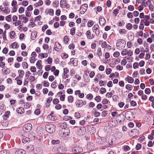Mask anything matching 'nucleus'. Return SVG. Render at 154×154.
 Here are the masks:
<instances>
[{
	"mask_svg": "<svg viewBox=\"0 0 154 154\" xmlns=\"http://www.w3.org/2000/svg\"><path fill=\"white\" fill-rule=\"evenodd\" d=\"M112 72V69L110 68H107L106 69V73L107 75H109Z\"/></svg>",
	"mask_w": 154,
	"mask_h": 154,
	"instance_id": "54",
	"label": "nucleus"
},
{
	"mask_svg": "<svg viewBox=\"0 0 154 154\" xmlns=\"http://www.w3.org/2000/svg\"><path fill=\"white\" fill-rule=\"evenodd\" d=\"M122 117H123V115L122 114H120L118 115L116 118V120L117 122L121 123L124 121V118H122Z\"/></svg>",
	"mask_w": 154,
	"mask_h": 154,
	"instance_id": "13",
	"label": "nucleus"
},
{
	"mask_svg": "<svg viewBox=\"0 0 154 154\" xmlns=\"http://www.w3.org/2000/svg\"><path fill=\"white\" fill-rule=\"evenodd\" d=\"M86 35L88 39H92L94 38L93 35L91 34L90 31L88 30L87 32Z\"/></svg>",
	"mask_w": 154,
	"mask_h": 154,
	"instance_id": "23",
	"label": "nucleus"
},
{
	"mask_svg": "<svg viewBox=\"0 0 154 154\" xmlns=\"http://www.w3.org/2000/svg\"><path fill=\"white\" fill-rule=\"evenodd\" d=\"M24 11V9L23 7L20 8L18 10V12L20 14L23 13Z\"/></svg>",
	"mask_w": 154,
	"mask_h": 154,
	"instance_id": "60",
	"label": "nucleus"
},
{
	"mask_svg": "<svg viewBox=\"0 0 154 154\" xmlns=\"http://www.w3.org/2000/svg\"><path fill=\"white\" fill-rule=\"evenodd\" d=\"M57 81H55L51 84V86L52 88L55 89L57 87Z\"/></svg>",
	"mask_w": 154,
	"mask_h": 154,
	"instance_id": "40",
	"label": "nucleus"
},
{
	"mask_svg": "<svg viewBox=\"0 0 154 154\" xmlns=\"http://www.w3.org/2000/svg\"><path fill=\"white\" fill-rule=\"evenodd\" d=\"M61 57L63 59H65L68 57V55L66 53H62L61 54Z\"/></svg>",
	"mask_w": 154,
	"mask_h": 154,
	"instance_id": "39",
	"label": "nucleus"
},
{
	"mask_svg": "<svg viewBox=\"0 0 154 154\" xmlns=\"http://www.w3.org/2000/svg\"><path fill=\"white\" fill-rule=\"evenodd\" d=\"M10 36L11 38H14L15 36V32L14 31H11L10 32Z\"/></svg>",
	"mask_w": 154,
	"mask_h": 154,
	"instance_id": "38",
	"label": "nucleus"
},
{
	"mask_svg": "<svg viewBox=\"0 0 154 154\" xmlns=\"http://www.w3.org/2000/svg\"><path fill=\"white\" fill-rule=\"evenodd\" d=\"M58 151L60 153H63L67 151V148L64 146H60L57 149Z\"/></svg>",
	"mask_w": 154,
	"mask_h": 154,
	"instance_id": "14",
	"label": "nucleus"
},
{
	"mask_svg": "<svg viewBox=\"0 0 154 154\" xmlns=\"http://www.w3.org/2000/svg\"><path fill=\"white\" fill-rule=\"evenodd\" d=\"M139 66V64L137 62H135L133 65V67L134 69H136L138 68Z\"/></svg>",
	"mask_w": 154,
	"mask_h": 154,
	"instance_id": "61",
	"label": "nucleus"
},
{
	"mask_svg": "<svg viewBox=\"0 0 154 154\" xmlns=\"http://www.w3.org/2000/svg\"><path fill=\"white\" fill-rule=\"evenodd\" d=\"M119 10L117 9H116L114 10L113 11V13L116 16L119 13Z\"/></svg>",
	"mask_w": 154,
	"mask_h": 154,
	"instance_id": "57",
	"label": "nucleus"
},
{
	"mask_svg": "<svg viewBox=\"0 0 154 154\" xmlns=\"http://www.w3.org/2000/svg\"><path fill=\"white\" fill-rule=\"evenodd\" d=\"M93 21L91 20H90L88 21L87 25L89 27H91L93 25Z\"/></svg>",
	"mask_w": 154,
	"mask_h": 154,
	"instance_id": "62",
	"label": "nucleus"
},
{
	"mask_svg": "<svg viewBox=\"0 0 154 154\" xmlns=\"http://www.w3.org/2000/svg\"><path fill=\"white\" fill-rule=\"evenodd\" d=\"M95 100L97 102H99L101 101V97L99 96H96L95 98Z\"/></svg>",
	"mask_w": 154,
	"mask_h": 154,
	"instance_id": "59",
	"label": "nucleus"
},
{
	"mask_svg": "<svg viewBox=\"0 0 154 154\" xmlns=\"http://www.w3.org/2000/svg\"><path fill=\"white\" fill-rule=\"evenodd\" d=\"M47 119L51 121H54L55 120L54 117L53 115H52L51 114H49L47 116Z\"/></svg>",
	"mask_w": 154,
	"mask_h": 154,
	"instance_id": "35",
	"label": "nucleus"
},
{
	"mask_svg": "<svg viewBox=\"0 0 154 154\" xmlns=\"http://www.w3.org/2000/svg\"><path fill=\"white\" fill-rule=\"evenodd\" d=\"M68 100L69 103H72L73 102V97L72 96H69L68 97Z\"/></svg>",
	"mask_w": 154,
	"mask_h": 154,
	"instance_id": "44",
	"label": "nucleus"
},
{
	"mask_svg": "<svg viewBox=\"0 0 154 154\" xmlns=\"http://www.w3.org/2000/svg\"><path fill=\"white\" fill-rule=\"evenodd\" d=\"M17 112V113L22 114L24 112V109L23 107H20L17 108L16 110Z\"/></svg>",
	"mask_w": 154,
	"mask_h": 154,
	"instance_id": "21",
	"label": "nucleus"
},
{
	"mask_svg": "<svg viewBox=\"0 0 154 154\" xmlns=\"http://www.w3.org/2000/svg\"><path fill=\"white\" fill-rule=\"evenodd\" d=\"M22 141L24 143H26L30 141L29 138L26 137H23L22 139Z\"/></svg>",
	"mask_w": 154,
	"mask_h": 154,
	"instance_id": "24",
	"label": "nucleus"
},
{
	"mask_svg": "<svg viewBox=\"0 0 154 154\" xmlns=\"http://www.w3.org/2000/svg\"><path fill=\"white\" fill-rule=\"evenodd\" d=\"M19 47V45L16 42H15L12 44L11 47L13 49L17 48Z\"/></svg>",
	"mask_w": 154,
	"mask_h": 154,
	"instance_id": "32",
	"label": "nucleus"
},
{
	"mask_svg": "<svg viewBox=\"0 0 154 154\" xmlns=\"http://www.w3.org/2000/svg\"><path fill=\"white\" fill-rule=\"evenodd\" d=\"M19 75V77L20 79L23 77V76L24 75V72L23 70H19L18 71Z\"/></svg>",
	"mask_w": 154,
	"mask_h": 154,
	"instance_id": "34",
	"label": "nucleus"
},
{
	"mask_svg": "<svg viewBox=\"0 0 154 154\" xmlns=\"http://www.w3.org/2000/svg\"><path fill=\"white\" fill-rule=\"evenodd\" d=\"M86 131V128L84 127H80L78 128L77 133L79 135H82L85 134Z\"/></svg>",
	"mask_w": 154,
	"mask_h": 154,
	"instance_id": "5",
	"label": "nucleus"
},
{
	"mask_svg": "<svg viewBox=\"0 0 154 154\" xmlns=\"http://www.w3.org/2000/svg\"><path fill=\"white\" fill-rule=\"evenodd\" d=\"M42 61L41 60H38L36 63V66L37 68L39 69H41L42 68Z\"/></svg>",
	"mask_w": 154,
	"mask_h": 154,
	"instance_id": "20",
	"label": "nucleus"
},
{
	"mask_svg": "<svg viewBox=\"0 0 154 154\" xmlns=\"http://www.w3.org/2000/svg\"><path fill=\"white\" fill-rule=\"evenodd\" d=\"M54 49L57 51H60L61 50L62 46L59 42H56L54 45Z\"/></svg>",
	"mask_w": 154,
	"mask_h": 154,
	"instance_id": "12",
	"label": "nucleus"
},
{
	"mask_svg": "<svg viewBox=\"0 0 154 154\" xmlns=\"http://www.w3.org/2000/svg\"><path fill=\"white\" fill-rule=\"evenodd\" d=\"M87 148L90 151H93L94 149V144L91 143H88L87 146Z\"/></svg>",
	"mask_w": 154,
	"mask_h": 154,
	"instance_id": "15",
	"label": "nucleus"
},
{
	"mask_svg": "<svg viewBox=\"0 0 154 154\" xmlns=\"http://www.w3.org/2000/svg\"><path fill=\"white\" fill-rule=\"evenodd\" d=\"M120 61L119 58L113 59L110 64V66L111 67H114L116 65L119 63Z\"/></svg>",
	"mask_w": 154,
	"mask_h": 154,
	"instance_id": "7",
	"label": "nucleus"
},
{
	"mask_svg": "<svg viewBox=\"0 0 154 154\" xmlns=\"http://www.w3.org/2000/svg\"><path fill=\"white\" fill-rule=\"evenodd\" d=\"M36 69L35 66H32L30 68V71L32 72H35L36 71Z\"/></svg>",
	"mask_w": 154,
	"mask_h": 154,
	"instance_id": "58",
	"label": "nucleus"
},
{
	"mask_svg": "<svg viewBox=\"0 0 154 154\" xmlns=\"http://www.w3.org/2000/svg\"><path fill=\"white\" fill-rule=\"evenodd\" d=\"M30 106V104L29 103H24V107L25 109H28Z\"/></svg>",
	"mask_w": 154,
	"mask_h": 154,
	"instance_id": "52",
	"label": "nucleus"
},
{
	"mask_svg": "<svg viewBox=\"0 0 154 154\" xmlns=\"http://www.w3.org/2000/svg\"><path fill=\"white\" fill-rule=\"evenodd\" d=\"M34 147L32 145L28 146L27 147L26 151L28 153L34 150Z\"/></svg>",
	"mask_w": 154,
	"mask_h": 154,
	"instance_id": "29",
	"label": "nucleus"
},
{
	"mask_svg": "<svg viewBox=\"0 0 154 154\" xmlns=\"http://www.w3.org/2000/svg\"><path fill=\"white\" fill-rule=\"evenodd\" d=\"M89 132L91 134H93L96 132V129L94 127H90L88 129Z\"/></svg>",
	"mask_w": 154,
	"mask_h": 154,
	"instance_id": "26",
	"label": "nucleus"
},
{
	"mask_svg": "<svg viewBox=\"0 0 154 154\" xmlns=\"http://www.w3.org/2000/svg\"><path fill=\"white\" fill-rule=\"evenodd\" d=\"M36 60V59L34 57H31L29 58V61L31 63H34Z\"/></svg>",
	"mask_w": 154,
	"mask_h": 154,
	"instance_id": "45",
	"label": "nucleus"
},
{
	"mask_svg": "<svg viewBox=\"0 0 154 154\" xmlns=\"http://www.w3.org/2000/svg\"><path fill=\"white\" fill-rule=\"evenodd\" d=\"M125 80L129 83H132L133 82L134 79L133 78L129 75H127L125 78Z\"/></svg>",
	"mask_w": 154,
	"mask_h": 154,
	"instance_id": "16",
	"label": "nucleus"
},
{
	"mask_svg": "<svg viewBox=\"0 0 154 154\" xmlns=\"http://www.w3.org/2000/svg\"><path fill=\"white\" fill-rule=\"evenodd\" d=\"M132 25L131 23H128L126 25V27L127 29L128 30H131L132 28Z\"/></svg>",
	"mask_w": 154,
	"mask_h": 154,
	"instance_id": "48",
	"label": "nucleus"
},
{
	"mask_svg": "<svg viewBox=\"0 0 154 154\" xmlns=\"http://www.w3.org/2000/svg\"><path fill=\"white\" fill-rule=\"evenodd\" d=\"M133 88V86L129 84H127L126 86V88L129 91H131L132 89Z\"/></svg>",
	"mask_w": 154,
	"mask_h": 154,
	"instance_id": "37",
	"label": "nucleus"
},
{
	"mask_svg": "<svg viewBox=\"0 0 154 154\" xmlns=\"http://www.w3.org/2000/svg\"><path fill=\"white\" fill-rule=\"evenodd\" d=\"M84 78L85 82H88L90 81V79L87 75L85 74L84 75Z\"/></svg>",
	"mask_w": 154,
	"mask_h": 154,
	"instance_id": "36",
	"label": "nucleus"
},
{
	"mask_svg": "<svg viewBox=\"0 0 154 154\" xmlns=\"http://www.w3.org/2000/svg\"><path fill=\"white\" fill-rule=\"evenodd\" d=\"M97 54L99 57L102 56L103 54L101 51V48H98Z\"/></svg>",
	"mask_w": 154,
	"mask_h": 154,
	"instance_id": "28",
	"label": "nucleus"
},
{
	"mask_svg": "<svg viewBox=\"0 0 154 154\" xmlns=\"http://www.w3.org/2000/svg\"><path fill=\"white\" fill-rule=\"evenodd\" d=\"M99 43L101 44V46L102 48H106L109 49H111V46L107 44V42H106L100 41Z\"/></svg>",
	"mask_w": 154,
	"mask_h": 154,
	"instance_id": "9",
	"label": "nucleus"
},
{
	"mask_svg": "<svg viewBox=\"0 0 154 154\" xmlns=\"http://www.w3.org/2000/svg\"><path fill=\"white\" fill-rule=\"evenodd\" d=\"M75 103L76 106L78 107H81L83 104V102L81 100H77Z\"/></svg>",
	"mask_w": 154,
	"mask_h": 154,
	"instance_id": "18",
	"label": "nucleus"
},
{
	"mask_svg": "<svg viewBox=\"0 0 154 154\" xmlns=\"http://www.w3.org/2000/svg\"><path fill=\"white\" fill-rule=\"evenodd\" d=\"M127 63V60L125 59H123L121 62V64L122 65L125 66L126 64Z\"/></svg>",
	"mask_w": 154,
	"mask_h": 154,
	"instance_id": "64",
	"label": "nucleus"
},
{
	"mask_svg": "<svg viewBox=\"0 0 154 154\" xmlns=\"http://www.w3.org/2000/svg\"><path fill=\"white\" fill-rule=\"evenodd\" d=\"M55 126L53 124H48L45 126L46 131L48 133H51L55 131Z\"/></svg>",
	"mask_w": 154,
	"mask_h": 154,
	"instance_id": "2",
	"label": "nucleus"
},
{
	"mask_svg": "<svg viewBox=\"0 0 154 154\" xmlns=\"http://www.w3.org/2000/svg\"><path fill=\"white\" fill-rule=\"evenodd\" d=\"M35 80V77L33 76H31L29 78V81L31 82H33Z\"/></svg>",
	"mask_w": 154,
	"mask_h": 154,
	"instance_id": "63",
	"label": "nucleus"
},
{
	"mask_svg": "<svg viewBox=\"0 0 154 154\" xmlns=\"http://www.w3.org/2000/svg\"><path fill=\"white\" fill-rule=\"evenodd\" d=\"M134 7L132 5H129L128 7V9L130 11H132L134 10Z\"/></svg>",
	"mask_w": 154,
	"mask_h": 154,
	"instance_id": "55",
	"label": "nucleus"
},
{
	"mask_svg": "<svg viewBox=\"0 0 154 154\" xmlns=\"http://www.w3.org/2000/svg\"><path fill=\"white\" fill-rule=\"evenodd\" d=\"M109 124L110 127H114L116 125L117 123L115 120H112L109 122Z\"/></svg>",
	"mask_w": 154,
	"mask_h": 154,
	"instance_id": "19",
	"label": "nucleus"
},
{
	"mask_svg": "<svg viewBox=\"0 0 154 154\" xmlns=\"http://www.w3.org/2000/svg\"><path fill=\"white\" fill-rule=\"evenodd\" d=\"M60 142V141L59 140H52L51 141V143L55 145L59 144Z\"/></svg>",
	"mask_w": 154,
	"mask_h": 154,
	"instance_id": "51",
	"label": "nucleus"
},
{
	"mask_svg": "<svg viewBox=\"0 0 154 154\" xmlns=\"http://www.w3.org/2000/svg\"><path fill=\"white\" fill-rule=\"evenodd\" d=\"M141 20L143 23H144V25L146 26H149L150 23H154V20L152 19H150V20Z\"/></svg>",
	"mask_w": 154,
	"mask_h": 154,
	"instance_id": "10",
	"label": "nucleus"
},
{
	"mask_svg": "<svg viewBox=\"0 0 154 154\" xmlns=\"http://www.w3.org/2000/svg\"><path fill=\"white\" fill-rule=\"evenodd\" d=\"M32 127V125L31 124H27L24 125L23 128V130L25 132H29L31 130Z\"/></svg>",
	"mask_w": 154,
	"mask_h": 154,
	"instance_id": "6",
	"label": "nucleus"
},
{
	"mask_svg": "<svg viewBox=\"0 0 154 154\" xmlns=\"http://www.w3.org/2000/svg\"><path fill=\"white\" fill-rule=\"evenodd\" d=\"M106 92V90L105 88H102L100 90V94H103Z\"/></svg>",
	"mask_w": 154,
	"mask_h": 154,
	"instance_id": "46",
	"label": "nucleus"
},
{
	"mask_svg": "<svg viewBox=\"0 0 154 154\" xmlns=\"http://www.w3.org/2000/svg\"><path fill=\"white\" fill-rule=\"evenodd\" d=\"M126 42L123 39H119L117 41L116 46L118 49L121 50L123 49L125 47Z\"/></svg>",
	"mask_w": 154,
	"mask_h": 154,
	"instance_id": "1",
	"label": "nucleus"
},
{
	"mask_svg": "<svg viewBox=\"0 0 154 154\" xmlns=\"http://www.w3.org/2000/svg\"><path fill=\"white\" fill-rule=\"evenodd\" d=\"M2 11L4 13L8 14L10 13V10L8 7H5L2 8Z\"/></svg>",
	"mask_w": 154,
	"mask_h": 154,
	"instance_id": "22",
	"label": "nucleus"
},
{
	"mask_svg": "<svg viewBox=\"0 0 154 154\" xmlns=\"http://www.w3.org/2000/svg\"><path fill=\"white\" fill-rule=\"evenodd\" d=\"M83 151L82 149L78 146H75L73 147L72 149V151L73 153L81 152Z\"/></svg>",
	"mask_w": 154,
	"mask_h": 154,
	"instance_id": "8",
	"label": "nucleus"
},
{
	"mask_svg": "<svg viewBox=\"0 0 154 154\" xmlns=\"http://www.w3.org/2000/svg\"><path fill=\"white\" fill-rule=\"evenodd\" d=\"M36 25V24L33 22H30L28 26L29 28H33Z\"/></svg>",
	"mask_w": 154,
	"mask_h": 154,
	"instance_id": "49",
	"label": "nucleus"
},
{
	"mask_svg": "<svg viewBox=\"0 0 154 154\" xmlns=\"http://www.w3.org/2000/svg\"><path fill=\"white\" fill-rule=\"evenodd\" d=\"M46 11L50 15L52 16L54 14V11L53 9H48V11Z\"/></svg>",
	"mask_w": 154,
	"mask_h": 154,
	"instance_id": "41",
	"label": "nucleus"
},
{
	"mask_svg": "<svg viewBox=\"0 0 154 154\" xmlns=\"http://www.w3.org/2000/svg\"><path fill=\"white\" fill-rule=\"evenodd\" d=\"M43 4V2L42 0H40L38 3H36L34 5L35 7H37L42 6Z\"/></svg>",
	"mask_w": 154,
	"mask_h": 154,
	"instance_id": "30",
	"label": "nucleus"
},
{
	"mask_svg": "<svg viewBox=\"0 0 154 154\" xmlns=\"http://www.w3.org/2000/svg\"><path fill=\"white\" fill-rule=\"evenodd\" d=\"M10 112L9 111H6L5 114L3 116V119L5 120L7 118H8L9 116V115L10 114Z\"/></svg>",
	"mask_w": 154,
	"mask_h": 154,
	"instance_id": "31",
	"label": "nucleus"
},
{
	"mask_svg": "<svg viewBox=\"0 0 154 154\" xmlns=\"http://www.w3.org/2000/svg\"><path fill=\"white\" fill-rule=\"evenodd\" d=\"M22 66L24 69H26L28 67V65L26 62H23L22 63Z\"/></svg>",
	"mask_w": 154,
	"mask_h": 154,
	"instance_id": "50",
	"label": "nucleus"
},
{
	"mask_svg": "<svg viewBox=\"0 0 154 154\" xmlns=\"http://www.w3.org/2000/svg\"><path fill=\"white\" fill-rule=\"evenodd\" d=\"M0 154H9V151L7 150H4L0 152Z\"/></svg>",
	"mask_w": 154,
	"mask_h": 154,
	"instance_id": "53",
	"label": "nucleus"
},
{
	"mask_svg": "<svg viewBox=\"0 0 154 154\" xmlns=\"http://www.w3.org/2000/svg\"><path fill=\"white\" fill-rule=\"evenodd\" d=\"M14 23H13V24H14L15 26H17L20 25L21 23V21L20 20H17Z\"/></svg>",
	"mask_w": 154,
	"mask_h": 154,
	"instance_id": "43",
	"label": "nucleus"
},
{
	"mask_svg": "<svg viewBox=\"0 0 154 154\" xmlns=\"http://www.w3.org/2000/svg\"><path fill=\"white\" fill-rule=\"evenodd\" d=\"M119 53L117 51L114 52L113 54V56L116 58L118 57L119 56Z\"/></svg>",
	"mask_w": 154,
	"mask_h": 154,
	"instance_id": "56",
	"label": "nucleus"
},
{
	"mask_svg": "<svg viewBox=\"0 0 154 154\" xmlns=\"http://www.w3.org/2000/svg\"><path fill=\"white\" fill-rule=\"evenodd\" d=\"M133 52L131 50H128L127 49H124L121 52V54L123 56H125L127 55L128 56L130 57L133 55Z\"/></svg>",
	"mask_w": 154,
	"mask_h": 154,
	"instance_id": "4",
	"label": "nucleus"
},
{
	"mask_svg": "<svg viewBox=\"0 0 154 154\" xmlns=\"http://www.w3.org/2000/svg\"><path fill=\"white\" fill-rule=\"evenodd\" d=\"M144 28V26L143 23L141 20L140 23V25L139 26V29H140L143 30Z\"/></svg>",
	"mask_w": 154,
	"mask_h": 154,
	"instance_id": "42",
	"label": "nucleus"
},
{
	"mask_svg": "<svg viewBox=\"0 0 154 154\" xmlns=\"http://www.w3.org/2000/svg\"><path fill=\"white\" fill-rule=\"evenodd\" d=\"M48 54L47 53H40L38 56V57L40 59H42L44 58H46L48 57Z\"/></svg>",
	"mask_w": 154,
	"mask_h": 154,
	"instance_id": "17",
	"label": "nucleus"
},
{
	"mask_svg": "<svg viewBox=\"0 0 154 154\" xmlns=\"http://www.w3.org/2000/svg\"><path fill=\"white\" fill-rule=\"evenodd\" d=\"M69 41V37L67 35L65 36L63 38V42L65 44H67Z\"/></svg>",
	"mask_w": 154,
	"mask_h": 154,
	"instance_id": "33",
	"label": "nucleus"
},
{
	"mask_svg": "<svg viewBox=\"0 0 154 154\" xmlns=\"http://www.w3.org/2000/svg\"><path fill=\"white\" fill-rule=\"evenodd\" d=\"M75 28L73 27L72 28L70 31V34L72 35H74L75 33Z\"/></svg>",
	"mask_w": 154,
	"mask_h": 154,
	"instance_id": "47",
	"label": "nucleus"
},
{
	"mask_svg": "<svg viewBox=\"0 0 154 154\" xmlns=\"http://www.w3.org/2000/svg\"><path fill=\"white\" fill-rule=\"evenodd\" d=\"M63 79H66L68 78L69 77V75L68 74H67L69 72V70L67 68H63Z\"/></svg>",
	"mask_w": 154,
	"mask_h": 154,
	"instance_id": "11",
	"label": "nucleus"
},
{
	"mask_svg": "<svg viewBox=\"0 0 154 154\" xmlns=\"http://www.w3.org/2000/svg\"><path fill=\"white\" fill-rule=\"evenodd\" d=\"M99 23L100 25L103 26L105 24L106 21L105 19L103 18H100L99 19Z\"/></svg>",
	"mask_w": 154,
	"mask_h": 154,
	"instance_id": "25",
	"label": "nucleus"
},
{
	"mask_svg": "<svg viewBox=\"0 0 154 154\" xmlns=\"http://www.w3.org/2000/svg\"><path fill=\"white\" fill-rule=\"evenodd\" d=\"M68 131V128L65 129L64 128H62L59 132V136L62 137H66L68 136L69 134V132L67 131Z\"/></svg>",
	"mask_w": 154,
	"mask_h": 154,
	"instance_id": "3",
	"label": "nucleus"
},
{
	"mask_svg": "<svg viewBox=\"0 0 154 154\" xmlns=\"http://www.w3.org/2000/svg\"><path fill=\"white\" fill-rule=\"evenodd\" d=\"M26 152L23 149L18 150L16 151L15 154H26Z\"/></svg>",
	"mask_w": 154,
	"mask_h": 154,
	"instance_id": "27",
	"label": "nucleus"
}]
</instances>
